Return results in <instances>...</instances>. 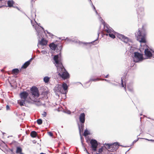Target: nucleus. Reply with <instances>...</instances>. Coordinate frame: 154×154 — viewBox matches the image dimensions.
Returning <instances> with one entry per match:
<instances>
[{
    "label": "nucleus",
    "instance_id": "bb28decb",
    "mask_svg": "<svg viewBox=\"0 0 154 154\" xmlns=\"http://www.w3.org/2000/svg\"><path fill=\"white\" fill-rule=\"evenodd\" d=\"M37 122L38 125H41L42 123V119H39L37 120Z\"/></svg>",
    "mask_w": 154,
    "mask_h": 154
},
{
    "label": "nucleus",
    "instance_id": "e433bc0d",
    "mask_svg": "<svg viewBox=\"0 0 154 154\" xmlns=\"http://www.w3.org/2000/svg\"><path fill=\"white\" fill-rule=\"evenodd\" d=\"M144 139L146 140H148V141H152V142H154V140H149V139Z\"/></svg>",
    "mask_w": 154,
    "mask_h": 154
},
{
    "label": "nucleus",
    "instance_id": "7c9ffc66",
    "mask_svg": "<svg viewBox=\"0 0 154 154\" xmlns=\"http://www.w3.org/2000/svg\"><path fill=\"white\" fill-rule=\"evenodd\" d=\"M6 110H8L10 109V106L8 105H7L6 106Z\"/></svg>",
    "mask_w": 154,
    "mask_h": 154
},
{
    "label": "nucleus",
    "instance_id": "ea45409f",
    "mask_svg": "<svg viewBox=\"0 0 154 154\" xmlns=\"http://www.w3.org/2000/svg\"><path fill=\"white\" fill-rule=\"evenodd\" d=\"M80 116H85V115L84 113H82L81 114Z\"/></svg>",
    "mask_w": 154,
    "mask_h": 154
},
{
    "label": "nucleus",
    "instance_id": "4c0bfd02",
    "mask_svg": "<svg viewBox=\"0 0 154 154\" xmlns=\"http://www.w3.org/2000/svg\"><path fill=\"white\" fill-rule=\"evenodd\" d=\"M69 40L70 42L72 41V42H77V41H74L71 39H69Z\"/></svg>",
    "mask_w": 154,
    "mask_h": 154
},
{
    "label": "nucleus",
    "instance_id": "4468645a",
    "mask_svg": "<svg viewBox=\"0 0 154 154\" xmlns=\"http://www.w3.org/2000/svg\"><path fill=\"white\" fill-rule=\"evenodd\" d=\"M14 2L13 0H9L8 1V6L9 7H13Z\"/></svg>",
    "mask_w": 154,
    "mask_h": 154
},
{
    "label": "nucleus",
    "instance_id": "423d86ee",
    "mask_svg": "<svg viewBox=\"0 0 154 154\" xmlns=\"http://www.w3.org/2000/svg\"><path fill=\"white\" fill-rule=\"evenodd\" d=\"M30 93L31 95L30 96L32 101L34 102H38L36 99L39 95V93L38 88L35 87H32L31 89Z\"/></svg>",
    "mask_w": 154,
    "mask_h": 154
},
{
    "label": "nucleus",
    "instance_id": "2eb2a0df",
    "mask_svg": "<svg viewBox=\"0 0 154 154\" xmlns=\"http://www.w3.org/2000/svg\"><path fill=\"white\" fill-rule=\"evenodd\" d=\"M30 63L29 61H27L22 66V68H26L29 65Z\"/></svg>",
    "mask_w": 154,
    "mask_h": 154
},
{
    "label": "nucleus",
    "instance_id": "c756f323",
    "mask_svg": "<svg viewBox=\"0 0 154 154\" xmlns=\"http://www.w3.org/2000/svg\"><path fill=\"white\" fill-rule=\"evenodd\" d=\"M103 151V148L101 147V148L99 149L98 150V152L100 153H101Z\"/></svg>",
    "mask_w": 154,
    "mask_h": 154
},
{
    "label": "nucleus",
    "instance_id": "a211bd4d",
    "mask_svg": "<svg viewBox=\"0 0 154 154\" xmlns=\"http://www.w3.org/2000/svg\"><path fill=\"white\" fill-rule=\"evenodd\" d=\"M85 116H79V119L80 122L84 123L85 121Z\"/></svg>",
    "mask_w": 154,
    "mask_h": 154
},
{
    "label": "nucleus",
    "instance_id": "8fccbe9b",
    "mask_svg": "<svg viewBox=\"0 0 154 154\" xmlns=\"http://www.w3.org/2000/svg\"><path fill=\"white\" fill-rule=\"evenodd\" d=\"M19 154H24L22 152L20 153H19Z\"/></svg>",
    "mask_w": 154,
    "mask_h": 154
},
{
    "label": "nucleus",
    "instance_id": "6e6552de",
    "mask_svg": "<svg viewBox=\"0 0 154 154\" xmlns=\"http://www.w3.org/2000/svg\"><path fill=\"white\" fill-rule=\"evenodd\" d=\"M135 36L137 37V40L140 42L145 43L146 41L145 37L146 35L145 33H142L140 29H138V31L135 33Z\"/></svg>",
    "mask_w": 154,
    "mask_h": 154
},
{
    "label": "nucleus",
    "instance_id": "49530a36",
    "mask_svg": "<svg viewBox=\"0 0 154 154\" xmlns=\"http://www.w3.org/2000/svg\"><path fill=\"white\" fill-rule=\"evenodd\" d=\"M35 0H31V2H34Z\"/></svg>",
    "mask_w": 154,
    "mask_h": 154
},
{
    "label": "nucleus",
    "instance_id": "09e8293b",
    "mask_svg": "<svg viewBox=\"0 0 154 154\" xmlns=\"http://www.w3.org/2000/svg\"><path fill=\"white\" fill-rule=\"evenodd\" d=\"M45 51H42V52L43 53H45Z\"/></svg>",
    "mask_w": 154,
    "mask_h": 154
},
{
    "label": "nucleus",
    "instance_id": "2f4dec72",
    "mask_svg": "<svg viewBox=\"0 0 154 154\" xmlns=\"http://www.w3.org/2000/svg\"><path fill=\"white\" fill-rule=\"evenodd\" d=\"M48 134L50 136H52L53 135V134L51 132H48Z\"/></svg>",
    "mask_w": 154,
    "mask_h": 154
},
{
    "label": "nucleus",
    "instance_id": "c03bdc74",
    "mask_svg": "<svg viewBox=\"0 0 154 154\" xmlns=\"http://www.w3.org/2000/svg\"><path fill=\"white\" fill-rule=\"evenodd\" d=\"M84 150L86 152V150H87L86 148H85Z\"/></svg>",
    "mask_w": 154,
    "mask_h": 154
},
{
    "label": "nucleus",
    "instance_id": "c9c22d12",
    "mask_svg": "<svg viewBox=\"0 0 154 154\" xmlns=\"http://www.w3.org/2000/svg\"><path fill=\"white\" fill-rule=\"evenodd\" d=\"M2 0H0V8L2 6L1 5H2Z\"/></svg>",
    "mask_w": 154,
    "mask_h": 154
},
{
    "label": "nucleus",
    "instance_id": "a18cd8bd",
    "mask_svg": "<svg viewBox=\"0 0 154 154\" xmlns=\"http://www.w3.org/2000/svg\"><path fill=\"white\" fill-rule=\"evenodd\" d=\"M40 154H46L45 153L42 152V153H40Z\"/></svg>",
    "mask_w": 154,
    "mask_h": 154
},
{
    "label": "nucleus",
    "instance_id": "de8ad7c7",
    "mask_svg": "<svg viewBox=\"0 0 154 154\" xmlns=\"http://www.w3.org/2000/svg\"><path fill=\"white\" fill-rule=\"evenodd\" d=\"M88 1H90L91 3L92 2H91V0H88Z\"/></svg>",
    "mask_w": 154,
    "mask_h": 154
},
{
    "label": "nucleus",
    "instance_id": "b1692460",
    "mask_svg": "<svg viewBox=\"0 0 154 154\" xmlns=\"http://www.w3.org/2000/svg\"><path fill=\"white\" fill-rule=\"evenodd\" d=\"M90 134L89 132L87 130H86L85 131L84 133V135L85 136H86L88 134Z\"/></svg>",
    "mask_w": 154,
    "mask_h": 154
},
{
    "label": "nucleus",
    "instance_id": "39448f33",
    "mask_svg": "<svg viewBox=\"0 0 154 154\" xmlns=\"http://www.w3.org/2000/svg\"><path fill=\"white\" fill-rule=\"evenodd\" d=\"M68 86L67 84L64 83L61 85V84H59L54 88V90L57 93V92H60L63 94H66L67 92Z\"/></svg>",
    "mask_w": 154,
    "mask_h": 154
},
{
    "label": "nucleus",
    "instance_id": "cd10ccee",
    "mask_svg": "<svg viewBox=\"0 0 154 154\" xmlns=\"http://www.w3.org/2000/svg\"><path fill=\"white\" fill-rule=\"evenodd\" d=\"M127 88L131 92H133V88L132 87H130L128 86H127Z\"/></svg>",
    "mask_w": 154,
    "mask_h": 154
},
{
    "label": "nucleus",
    "instance_id": "f3484780",
    "mask_svg": "<svg viewBox=\"0 0 154 154\" xmlns=\"http://www.w3.org/2000/svg\"><path fill=\"white\" fill-rule=\"evenodd\" d=\"M91 5H92V6L94 10L95 11L96 14L98 15V16H99V20L100 21H101L102 22H103L102 21H103V19L101 18V17H100V16L98 14L97 12V11L95 9V8L94 6L93 5L92 3H91Z\"/></svg>",
    "mask_w": 154,
    "mask_h": 154
},
{
    "label": "nucleus",
    "instance_id": "58836bf2",
    "mask_svg": "<svg viewBox=\"0 0 154 154\" xmlns=\"http://www.w3.org/2000/svg\"><path fill=\"white\" fill-rule=\"evenodd\" d=\"M33 59L32 58H31L28 61L29 62V63H30V62H31V60Z\"/></svg>",
    "mask_w": 154,
    "mask_h": 154
},
{
    "label": "nucleus",
    "instance_id": "aec40b11",
    "mask_svg": "<svg viewBox=\"0 0 154 154\" xmlns=\"http://www.w3.org/2000/svg\"><path fill=\"white\" fill-rule=\"evenodd\" d=\"M79 126V132L80 133V135L81 136V131H82L83 130V128L84 127V125L83 124H81V125H79L78 124Z\"/></svg>",
    "mask_w": 154,
    "mask_h": 154
},
{
    "label": "nucleus",
    "instance_id": "4be33fe9",
    "mask_svg": "<svg viewBox=\"0 0 154 154\" xmlns=\"http://www.w3.org/2000/svg\"><path fill=\"white\" fill-rule=\"evenodd\" d=\"M50 78L48 76H45L44 78V81L45 83H48L49 80Z\"/></svg>",
    "mask_w": 154,
    "mask_h": 154
},
{
    "label": "nucleus",
    "instance_id": "f257e3e1",
    "mask_svg": "<svg viewBox=\"0 0 154 154\" xmlns=\"http://www.w3.org/2000/svg\"><path fill=\"white\" fill-rule=\"evenodd\" d=\"M117 36L121 40L126 43L128 46H130L128 48H130L129 52L131 54V56L133 58V61L138 62L143 60L142 54L137 52L136 51L137 49L132 46V42L131 40L124 35L119 34H118Z\"/></svg>",
    "mask_w": 154,
    "mask_h": 154
},
{
    "label": "nucleus",
    "instance_id": "1a4fd4ad",
    "mask_svg": "<svg viewBox=\"0 0 154 154\" xmlns=\"http://www.w3.org/2000/svg\"><path fill=\"white\" fill-rule=\"evenodd\" d=\"M105 145L107 146L106 148L108 149L109 151H111L116 150L119 146V143L118 142L114 143L111 144L105 143Z\"/></svg>",
    "mask_w": 154,
    "mask_h": 154
},
{
    "label": "nucleus",
    "instance_id": "f8f14e48",
    "mask_svg": "<svg viewBox=\"0 0 154 154\" xmlns=\"http://www.w3.org/2000/svg\"><path fill=\"white\" fill-rule=\"evenodd\" d=\"M137 13L139 15H143L144 14V9L141 7L139 8L137 10Z\"/></svg>",
    "mask_w": 154,
    "mask_h": 154
},
{
    "label": "nucleus",
    "instance_id": "72a5a7b5",
    "mask_svg": "<svg viewBox=\"0 0 154 154\" xmlns=\"http://www.w3.org/2000/svg\"><path fill=\"white\" fill-rule=\"evenodd\" d=\"M42 114V116H46L47 115V113L46 112L44 111Z\"/></svg>",
    "mask_w": 154,
    "mask_h": 154
},
{
    "label": "nucleus",
    "instance_id": "a19ab883",
    "mask_svg": "<svg viewBox=\"0 0 154 154\" xmlns=\"http://www.w3.org/2000/svg\"><path fill=\"white\" fill-rule=\"evenodd\" d=\"M137 141V140H134L133 142V143H135Z\"/></svg>",
    "mask_w": 154,
    "mask_h": 154
},
{
    "label": "nucleus",
    "instance_id": "ddd939ff",
    "mask_svg": "<svg viewBox=\"0 0 154 154\" xmlns=\"http://www.w3.org/2000/svg\"><path fill=\"white\" fill-rule=\"evenodd\" d=\"M49 47L52 50H55L57 47V45L54 43H52L50 44Z\"/></svg>",
    "mask_w": 154,
    "mask_h": 154
},
{
    "label": "nucleus",
    "instance_id": "a878e982",
    "mask_svg": "<svg viewBox=\"0 0 154 154\" xmlns=\"http://www.w3.org/2000/svg\"><path fill=\"white\" fill-rule=\"evenodd\" d=\"M121 85H122V87H123L124 88L125 90L126 91V85H125V86L124 85L122 77V79H121Z\"/></svg>",
    "mask_w": 154,
    "mask_h": 154
},
{
    "label": "nucleus",
    "instance_id": "f704fd0d",
    "mask_svg": "<svg viewBox=\"0 0 154 154\" xmlns=\"http://www.w3.org/2000/svg\"><path fill=\"white\" fill-rule=\"evenodd\" d=\"M100 80H105L108 82H109V81L108 80H106V79H100Z\"/></svg>",
    "mask_w": 154,
    "mask_h": 154
},
{
    "label": "nucleus",
    "instance_id": "f03ea898",
    "mask_svg": "<svg viewBox=\"0 0 154 154\" xmlns=\"http://www.w3.org/2000/svg\"><path fill=\"white\" fill-rule=\"evenodd\" d=\"M31 22L32 25L34 26L35 30L37 32V34L38 37L39 38L38 46L39 48H43L42 47V46L46 45L47 43V41L46 40H45L43 38L44 36V33H45V31H44V29L42 27L39 26L40 23L38 24L35 21L36 25H35L33 24L32 21H31Z\"/></svg>",
    "mask_w": 154,
    "mask_h": 154
},
{
    "label": "nucleus",
    "instance_id": "37998d69",
    "mask_svg": "<svg viewBox=\"0 0 154 154\" xmlns=\"http://www.w3.org/2000/svg\"><path fill=\"white\" fill-rule=\"evenodd\" d=\"M86 152L88 154H90L87 151V150H86Z\"/></svg>",
    "mask_w": 154,
    "mask_h": 154
},
{
    "label": "nucleus",
    "instance_id": "9b49d317",
    "mask_svg": "<svg viewBox=\"0 0 154 154\" xmlns=\"http://www.w3.org/2000/svg\"><path fill=\"white\" fill-rule=\"evenodd\" d=\"M145 54L146 56L148 57H152L154 58V54H152L150 51L149 50L148 48H146L145 49ZM154 54V52H153Z\"/></svg>",
    "mask_w": 154,
    "mask_h": 154
},
{
    "label": "nucleus",
    "instance_id": "20e7f679",
    "mask_svg": "<svg viewBox=\"0 0 154 154\" xmlns=\"http://www.w3.org/2000/svg\"><path fill=\"white\" fill-rule=\"evenodd\" d=\"M28 94L26 91H23L20 94L21 100L18 103L21 106H24L25 103H30L31 100L30 97H28Z\"/></svg>",
    "mask_w": 154,
    "mask_h": 154
},
{
    "label": "nucleus",
    "instance_id": "393cba45",
    "mask_svg": "<svg viewBox=\"0 0 154 154\" xmlns=\"http://www.w3.org/2000/svg\"><path fill=\"white\" fill-rule=\"evenodd\" d=\"M99 80H100V79H98V78H97V79H90V80H89V82H90V81H99Z\"/></svg>",
    "mask_w": 154,
    "mask_h": 154
},
{
    "label": "nucleus",
    "instance_id": "5701e85b",
    "mask_svg": "<svg viewBox=\"0 0 154 154\" xmlns=\"http://www.w3.org/2000/svg\"><path fill=\"white\" fill-rule=\"evenodd\" d=\"M19 70L18 69H14L12 70V72L13 73L15 74L18 73Z\"/></svg>",
    "mask_w": 154,
    "mask_h": 154
},
{
    "label": "nucleus",
    "instance_id": "dca6fc26",
    "mask_svg": "<svg viewBox=\"0 0 154 154\" xmlns=\"http://www.w3.org/2000/svg\"><path fill=\"white\" fill-rule=\"evenodd\" d=\"M22 149L21 148L19 147H17L16 150V152L17 154H19L22 152Z\"/></svg>",
    "mask_w": 154,
    "mask_h": 154
},
{
    "label": "nucleus",
    "instance_id": "6ab92c4d",
    "mask_svg": "<svg viewBox=\"0 0 154 154\" xmlns=\"http://www.w3.org/2000/svg\"><path fill=\"white\" fill-rule=\"evenodd\" d=\"M97 41V40H96L95 41H93L91 43H90V42L89 43H87V42H83V43L82 42H80V41H79V43L80 44L81 43H82V44H84L85 45H87V44H90L91 43L93 44H95L97 43L96 42L95 43H94L95 41Z\"/></svg>",
    "mask_w": 154,
    "mask_h": 154
},
{
    "label": "nucleus",
    "instance_id": "412c9836",
    "mask_svg": "<svg viewBox=\"0 0 154 154\" xmlns=\"http://www.w3.org/2000/svg\"><path fill=\"white\" fill-rule=\"evenodd\" d=\"M31 136L32 137H35L37 135L36 132L35 131H32L30 134Z\"/></svg>",
    "mask_w": 154,
    "mask_h": 154
},
{
    "label": "nucleus",
    "instance_id": "79ce46f5",
    "mask_svg": "<svg viewBox=\"0 0 154 154\" xmlns=\"http://www.w3.org/2000/svg\"><path fill=\"white\" fill-rule=\"evenodd\" d=\"M108 75H106V76H105V78H108Z\"/></svg>",
    "mask_w": 154,
    "mask_h": 154
},
{
    "label": "nucleus",
    "instance_id": "473e14b6",
    "mask_svg": "<svg viewBox=\"0 0 154 154\" xmlns=\"http://www.w3.org/2000/svg\"><path fill=\"white\" fill-rule=\"evenodd\" d=\"M46 32H47V33L49 34V36H50V37H51L52 36H53V35L52 34H51L50 32H49L47 31H46Z\"/></svg>",
    "mask_w": 154,
    "mask_h": 154
},
{
    "label": "nucleus",
    "instance_id": "9d476101",
    "mask_svg": "<svg viewBox=\"0 0 154 154\" xmlns=\"http://www.w3.org/2000/svg\"><path fill=\"white\" fill-rule=\"evenodd\" d=\"M91 144V147L94 151L96 150V149L97 146V141L94 140H91L90 142Z\"/></svg>",
    "mask_w": 154,
    "mask_h": 154
},
{
    "label": "nucleus",
    "instance_id": "603ef678",
    "mask_svg": "<svg viewBox=\"0 0 154 154\" xmlns=\"http://www.w3.org/2000/svg\"><path fill=\"white\" fill-rule=\"evenodd\" d=\"M140 116H143V115L142 114H141L140 115ZM143 116H144V115H143Z\"/></svg>",
    "mask_w": 154,
    "mask_h": 154
},
{
    "label": "nucleus",
    "instance_id": "0eeeda50",
    "mask_svg": "<svg viewBox=\"0 0 154 154\" xmlns=\"http://www.w3.org/2000/svg\"><path fill=\"white\" fill-rule=\"evenodd\" d=\"M102 23L104 25V26L106 28H105V30L107 33V34H106V35L107 36L109 35V37L113 38H115V35L112 33V32H113V33H115V32L108 25L105 24L104 22H103Z\"/></svg>",
    "mask_w": 154,
    "mask_h": 154
},
{
    "label": "nucleus",
    "instance_id": "7ed1b4c3",
    "mask_svg": "<svg viewBox=\"0 0 154 154\" xmlns=\"http://www.w3.org/2000/svg\"><path fill=\"white\" fill-rule=\"evenodd\" d=\"M58 55H55L54 57V63L57 68L58 75L64 79L69 77V75L63 67L61 62L59 60Z\"/></svg>",
    "mask_w": 154,
    "mask_h": 154
},
{
    "label": "nucleus",
    "instance_id": "3c124183",
    "mask_svg": "<svg viewBox=\"0 0 154 154\" xmlns=\"http://www.w3.org/2000/svg\"><path fill=\"white\" fill-rule=\"evenodd\" d=\"M98 36H99V33H98Z\"/></svg>",
    "mask_w": 154,
    "mask_h": 154
},
{
    "label": "nucleus",
    "instance_id": "c85d7f7f",
    "mask_svg": "<svg viewBox=\"0 0 154 154\" xmlns=\"http://www.w3.org/2000/svg\"><path fill=\"white\" fill-rule=\"evenodd\" d=\"M64 112L68 114H70L71 113L69 110H67L64 111Z\"/></svg>",
    "mask_w": 154,
    "mask_h": 154
}]
</instances>
